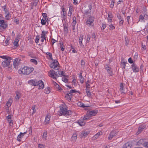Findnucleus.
Wrapping results in <instances>:
<instances>
[{
  "label": "nucleus",
  "mask_w": 148,
  "mask_h": 148,
  "mask_svg": "<svg viewBox=\"0 0 148 148\" xmlns=\"http://www.w3.org/2000/svg\"><path fill=\"white\" fill-rule=\"evenodd\" d=\"M34 70L33 67H29L27 66H24L23 68L21 69L18 71V73L20 74H23L24 75H29Z\"/></svg>",
  "instance_id": "1"
},
{
  "label": "nucleus",
  "mask_w": 148,
  "mask_h": 148,
  "mask_svg": "<svg viewBox=\"0 0 148 148\" xmlns=\"http://www.w3.org/2000/svg\"><path fill=\"white\" fill-rule=\"evenodd\" d=\"M67 107L65 106H63L60 108V113L61 115H69L72 113L71 110H67Z\"/></svg>",
  "instance_id": "2"
},
{
  "label": "nucleus",
  "mask_w": 148,
  "mask_h": 148,
  "mask_svg": "<svg viewBox=\"0 0 148 148\" xmlns=\"http://www.w3.org/2000/svg\"><path fill=\"white\" fill-rule=\"evenodd\" d=\"M12 60V59H8V60H5L3 61L2 63V65L4 68L7 67H8V69L9 71H10L12 68V66L10 64L11 62V60Z\"/></svg>",
  "instance_id": "3"
},
{
  "label": "nucleus",
  "mask_w": 148,
  "mask_h": 148,
  "mask_svg": "<svg viewBox=\"0 0 148 148\" xmlns=\"http://www.w3.org/2000/svg\"><path fill=\"white\" fill-rule=\"evenodd\" d=\"M92 6L91 5L89 4L88 6L85 7L83 9V11L84 12V15L85 16H86L87 17L88 16L90 15L91 10L92 9Z\"/></svg>",
  "instance_id": "4"
},
{
  "label": "nucleus",
  "mask_w": 148,
  "mask_h": 148,
  "mask_svg": "<svg viewBox=\"0 0 148 148\" xmlns=\"http://www.w3.org/2000/svg\"><path fill=\"white\" fill-rule=\"evenodd\" d=\"M48 75L50 77L55 79H56L59 76L57 71L56 72L53 70H50L48 73Z\"/></svg>",
  "instance_id": "5"
},
{
  "label": "nucleus",
  "mask_w": 148,
  "mask_h": 148,
  "mask_svg": "<svg viewBox=\"0 0 148 148\" xmlns=\"http://www.w3.org/2000/svg\"><path fill=\"white\" fill-rule=\"evenodd\" d=\"M59 63L58 61L56 60H54V61L50 65L51 68H53L56 70H58L59 68L58 66Z\"/></svg>",
  "instance_id": "6"
},
{
  "label": "nucleus",
  "mask_w": 148,
  "mask_h": 148,
  "mask_svg": "<svg viewBox=\"0 0 148 148\" xmlns=\"http://www.w3.org/2000/svg\"><path fill=\"white\" fill-rule=\"evenodd\" d=\"M0 28H2L3 29L6 28L8 26V24L6 22H5L3 20L0 18Z\"/></svg>",
  "instance_id": "7"
},
{
  "label": "nucleus",
  "mask_w": 148,
  "mask_h": 148,
  "mask_svg": "<svg viewBox=\"0 0 148 148\" xmlns=\"http://www.w3.org/2000/svg\"><path fill=\"white\" fill-rule=\"evenodd\" d=\"M44 82L42 80H40L38 82V88L39 89L42 90L44 88Z\"/></svg>",
  "instance_id": "8"
},
{
  "label": "nucleus",
  "mask_w": 148,
  "mask_h": 148,
  "mask_svg": "<svg viewBox=\"0 0 148 148\" xmlns=\"http://www.w3.org/2000/svg\"><path fill=\"white\" fill-rule=\"evenodd\" d=\"M97 112L98 111L95 110L92 111H87V114L89 115L90 116H95Z\"/></svg>",
  "instance_id": "9"
},
{
  "label": "nucleus",
  "mask_w": 148,
  "mask_h": 148,
  "mask_svg": "<svg viewBox=\"0 0 148 148\" xmlns=\"http://www.w3.org/2000/svg\"><path fill=\"white\" fill-rule=\"evenodd\" d=\"M106 66H107L105 67L106 70L110 76H112L113 74L112 69L110 67L108 66V65H106Z\"/></svg>",
  "instance_id": "10"
},
{
  "label": "nucleus",
  "mask_w": 148,
  "mask_h": 148,
  "mask_svg": "<svg viewBox=\"0 0 148 148\" xmlns=\"http://www.w3.org/2000/svg\"><path fill=\"white\" fill-rule=\"evenodd\" d=\"M19 60L18 58H16L13 61V65L14 67L16 69L18 68V66L19 64Z\"/></svg>",
  "instance_id": "11"
},
{
  "label": "nucleus",
  "mask_w": 148,
  "mask_h": 148,
  "mask_svg": "<svg viewBox=\"0 0 148 148\" xmlns=\"http://www.w3.org/2000/svg\"><path fill=\"white\" fill-rule=\"evenodd\" d=\"M120 90L121 94H125L127 92V90H125L123 84L121 83L120 85Z\"/></svg>",
  "instance_id": "12"
},
{
  "label": "nucleus",
  "mask_w": 148,
  "mask_h": 148,
  "mask_svg": "<svg viewBox=\"0 0 148 148\" xmlns=\"http://www.w3.org/2000/svg\"><path fill=\"white\" fill-rule=\"evenodd\" d=\"M94 20V18L93 17H90L86 21V23L87 25H92L93 24V21Z\"/></svg>",
  "instance_id": "13"
},
{
  "label": "nucleus",
  "mask_w": 148,
  "mask_h": 148,
  "mask_svg": "<svg viewBox=\"0 0 148 148\" xmlns=\"http://www.w3.org/2000/svg\"><path fill=\"white\" fill-rule=\"evenodd\" d=\"M132 69L134 72H138L139 71V68L134 63L132 65Z\"/></svg>",
  "instance_id": "14"
},
{
  "label": "nucleus",
  "mask_w": 148,
  "mask_h": 148,
  "mask_svg": "<svg viewBox=\"0 0 148 148\" xmlns=\"http://www.w3.org/2000/svg\"><path fill=\"white\" fill-rule=\"evenodd\" d=\"M116 132L114 131H112L110 132L108 137V140H111L116 135Z\"/></svg>",
  "instance_id": "15"
},
{
  "label": "nucleus",
  "mask_w": 148,
  "mask_h": 148,
  "mask_svg": "<svg viewBox=\"0 0 148 148\" xmlns=\"http://www.w3.org/2000/svg\"><path fill=\"white\" fill-rule=\"evenodd\" d=\"M146 127V125L144 124H142L140 125L138 129V131L137 134H138L141 133V131Z\"/></svg>",
  "instance_id": "16"
},
{
  "label": "nucleus",
  "mask_w": 148,
  "mask_h": 148,
  "mask_svg": "<svg viewBox=\"0 0 148 148\" xmlns=\"http://www.w3.org/2000/svg\"><path fill=\"white\" fill-rule=\"evenodd\" d=\"M62 15L63 16V18L64 20H65L66 19L65 17L66 15V9L65 8L63 7H62Z\"/></svg>",
  "instance_id": "17"
},
{
  "label": "nucleus",
  "mask_w": 148,
  "mask_h": 148,
  "mask_svg": "<svg viewBox=\"0 0 148 148\" xmlns=\"http://www.w3.org/2000/svg\"><path fill=\"white\" fill-rule=\"evenodd\" d=\"M89 132L87 131L83 132L81 133V137L85 138L89 134Z\"/></svg>",
  "instance_id": "18"
},
{
  "label": "nucleus",
  "mask_w": 148,
  "mask_h": 148,
  "mask_svg": "<svg viewBox=\"0 0 148 148\" xmlns=\"http://www.w3.org/2000/svg\"><path fill=\"white\" fill-rule=\"evenodd\" d=\"M26 133V132H25L23 133L21 132L20 134L17 136V140L18 141H20L21 140V138H22L24 136V134Z\"/></svg>",
  "instance_id": "19"
},
{
  "label": "nucleus",
  "mask_w": 148,
  "mask_h": 148,
  "mask_svg": "<svg viewBox=\"0 0 148 148\" xmlns=\"http://www.w3.org/2000/svg\"><path fill=\"white\" fill-rule=\"evenodd\" d=\"M50 115L48 114L46 116L45 123V124H47L49 123L50 120Z\"/></svg>",
  "instance_id": "20"
},
{
  "label": "nucleus",
  "mask_w": 148,
  "mask_h": 148,
  "mask_svg": "<svg viewBox=\"0 0 148 148\" xmlns=\"http://www.w3.org/2000/svg\"><path fill=\"white\" fill-rule=\"evenodd\" d=\"M77 123H78L80 126H83L85 125V123L83 120H79L77 121Z\"/></svg>",
  "instance_id": "21"
},
{
  "label": "nucleus",
  "mask_w": 148,
  "mask_h": 148,
  "mask_svg": "<svg viewBox=\"0 0 148 148\" xmlns=\"http://www.w3.org/2000/svg\"><path fill=\"white\" fill-rule=\"evenodd\" d=\"M82 72H80L79 76V78L80 79V82L82 84L84 83V78L82 76Z\"/></svg>",
  "instance_id": "22"
},
{
  "label": "nucleus",
  "mask_w": 148,
  "mask_h": 148,
  "mask_svg": "<svg viewBox=\"0 0 148 148\" xmlns=\"http://www.w3.org/2000/svg\"><path fill=\"white\" fill-rule=\"evenodd\" d=\"M131 146L130 143L127 142L123 145L122 148H131Z\"/></svg>",
  "instance_id": "23"
},
{
  "label": "nucleus",
  "mask_w": 148,
  "mask_h": 148,
  "mask_svg": "<svg viewBox=\"0 0 148 148\" xmlns=\"http://www.w3.org/2000/svg\"><path fill=\"white\" fill-rule=\"evenodd\" d=\"M28 83L31 85L36 86L37 82L33 80H31L28 81Z\"/></svg>",
  "instance_id": "24"
},
{
  "label": "nucleus",
  "mask_w": 148,
  "mask_h": 148,
  "mask_svg": "<svg viewBox=\"0 0 148 148\" xmlns=\"http://www.w3.org/2000/svg\"><path fill=\"white\" fill-rule=\"evenodd\" d=\"M145 142V141L143 139H141L137 142L136 145H140L142 144L143 146V144H144Z\"/></svg>",
  "instance_id": "25"
},
{
  "label": "nucleus",
  "mask_w": 148,
  "mask_h": 148,
  "mask_svg": "<svg viewBox=\"0 0 148 148\" xmlns=\"http://www.w3.org/2000/svg\"><path fill=\"white\" fill-rule=\"evenodd\" d=\"M108 16L107 18V20L108 22H111L112 20V18H113L112 15L111 13H109L108 15Z\"/></svg>",
  "instance_id": "26"
},
{
  "label": "nucleus",
  "mask_w": 148,
  "mask_h": 148,
  "mask_svg": "<svg viewBox=\"0 0 148 148\" xmlns=\"http://www.w3.org/2000/svg\"><path fill=\"white\" fill-rule=\"evenodd\" d=\"M57 71V73L58 74V77H62V76H64L65 77V76L64 75V73L63 71H59L58 70Z\"/></svg>",
  "instance_id": "27"
},
{
  "label": "nucleus",
  "mask_w": 148,
  "mask_h": 148,
  "mask_svg": "<svg viewBox=\"0 0 148 148\" xmlns=\"http://www.w3.org/2000/svg\"><path fill=\"white\" fill-rule=\"evenodd\" d=\"M73 11V8L72 6H70L69 7V10L68 13V16H71Z\"/></svg>",
  "instance_id": "28"
},
{
  "label": "nucleus",
  "mask_w": 148,
  "mask_h": 148,
  "mask_svg": "<svg viewBox=\"0 0 148 148\" xmlns=\"http://www.w3.org/2000/svg\"><path fill=\"white\" fill-rule=\"evenodd\" d=\"M77 134L75 133L73 134L71 137V140L73 142H75L77 138Z\"/></svg>",
  "instance_id": "29"
},
{
  "label": "nucleus",
  "mask_w": 148,
  "mask_h": 148,
  "mask_svg": "<svg viewBox=\"0 0 148 148\" xmlns=\"http://www.w3.org/2000/svg\"><path fill=\"white\" fill-rule=\"evenodd\" d=\"M71 94H70V93H67L65 97L66 99L69 101H71Z\"/></svg>",
  "instance_id": "30"
},
{
  "label": "nucleus",
  "mask_w": 148,
  "mask_h": 148,
  "mask_svg": "<svg viewBox=\"0 0 148 148\" xmlns=\"http://www.w3.org/2000/svg\"><path fill=\"white\" fill-rule=\"evenodd\" d=\"M0 58L7 60L11 59V57L5 56H0Z\"/></svg>",
  "instance_id": "31"
},
{
  "label": "nucleus",
  "mask_w": 148,
  "mask_h": 148,
  "mask_svg": "<svg viewBox=\"0 0 148 148\" xmlns=\"http://www.w3.org/2000/svg\"><path fill=\"white\" fill-rule=\"evenodd\" d=\"M50 88L49 87H46L44 90V92L47 94H49L50 92Z\"/></svg>",
  "instance_id": "32"
},
{
  "label": "nucleus",
  "mask_w": 148,
  "mask_h": 148,
  "mask_svg": "<svg viewBox=\"0 0 148 148\" xmlns=\"http://www.w3.org/2000/svg\"><path fill=\"white\" fill-rule=\"evenodd\" d=\"M126 63L125 62H122V60L121 62V66L123 69H125L126 66Z\"/></svg>",
  "instance_id": "33"
},
{
  "label": "nucleus",
  "mask_w": 148,
  "mask_h": 148,
  "mask_svg": "<svg viewBox=\"0 0 148 148\" xmlns=\"http://www.w3.org/2000/svg\"><path fill=\"white\" fill-rule=\"evenodd\" d=\"M139 21H140L141 22H145L144 15L143 16L142 15H141L140 16L139 18Z\"/></svg>",
  "instance_id": "34"
},
{
  "label": "nucleus",
  "mask_w": 148,
  "mask_h": 148,
  "mask_svg": "<svg viewBox=\"0 0 148 148\" xmlns=\"http://www.w3.org/2000/svg\"><path fill=\"white\" fill-rule=\"evenodd\" d=\"M2 8L5 12V14H6L7 13L9 12L8 10L7 9V7L5 5L2 7Z\"/></svg>",
  "instance_id": "35"
},
{
  "label": "nucleus",
  "mask_w": 148,
  "mask_h": 148,
  "mask_svg": "<svg viewBox=\"0 0 148 148\" xmlns=\"http://www.w3.org/2000/svg\"><path fill=\"white\" fill-rule=\"evenodd\" d=\"M86 93L87 96L88 97H90L91 96V92H90L88 89H86Z\"/></svg>",
  "instance_id": "36"
},
{
  "label": "nucleus",
  "mask_w": 148,
  "mask_h": 148,
  "mask_svg": "<svg viewBox=\"0 0 148 148\" xmlns=\"http://www.w3.org/2000/svg\"><path fill=\"white\" fill-rule=\"evenodd\" d=\"M46 54L49 56L50 59H51V60H53V58H52V54L51 53L48 52L46 53Z\"/></svg>",
  "instance_id": "37"
},
{
  "label": "nucleus",
  "mask_w": 148,
  "mask_h": 148,
  "mask_svg": "<svg viewBox=\"0 0 148 148\" xmlns=\"http://www.w3.org/2000/svg\"><path fill=\"white\" fill-rule=\"evenodd\" d=\"M47 132L46 131H45L43 134L42 138L46 140L47 137Z\"/></svg>",
  "instance_id": "38"
},
{
  "label": "nucleus",
  "mask_w": 148,
  "mask_h": 148,
  "mask_svg": "<svg viewBox=\"0 0 148 148\" xmlns=\"http://www.w3.org/2000/svg\"><path fill=\"white\" fill-rule=\"evenodd\" d=\"M83 36H80L79 37V44L81 45V46H82V41L83 40Z\"/></svg>",
  "instance_id": "39"
},
{
  "label": "nucleus",
  "mask_w": 148,
  "mask_h": 148,
  "mask_svg": "<svg viewBox=\"0 0 148 148\" xmlns=\"http://www.w3.org/2000/svg\"><path fill=\"white\" fill-rule=\"evenodd\" d=\"M125 45L127 46L129 45V41L127 37L125 38Z\"/></svg>",
  "instance_id": "40"
},
{
  "label": "nucleus",
  "mask_w": 148,
  "mask_h": 148,
  "mask_svg": "<svg viewBox=\"0 0 148 148\" xmlns=\"http://www.w3.org/2000/svg\"><path fill=\"white\" fill-rule=\"evenodd\" d=\"M89 116L87 114L86 115L84 116L83 120H86L89 118Z\"/></svg>",
  "instance_id": "41"
},
{
  "label": "nucleus",
  "mask_w": 148,
  "mask_h": 148,
  "mask_svg": "<svg viewBox=\"0 0 148 148\" xmlns=\"http://www.w3.org/2000/svg\"><path fill=\"white\" fill-rule=\"evenodd\" d=\"M30 61L35 64H37V61L35 59H31Z\"/></svg>",
  "instance_id": "42"
},
{
  "label": "nucleus",
  "mask_w": 148,
  "mask_h": 148,
  "mask_svg": "<svg viewBox=\"0 0 148 148\" xmlns=\"http://www.w3.org/2000/svg\"><path fill=\"white\" fill-rule=\"evenodd\" d=\"M63 26L64 27V30L65 31H67L68 30V26H67V24L65 23H64L63 24Z\"/></svg>",
  "instance_id": "43"
},
{
  "label": "nucleus",
  "mask_w": 148,
  "mask_h": 148,
  "mask_svg": "<svg viewBox=\"0 0 148 148\" xmlns=\"http://www.w3.org/2000/svg\"><path fill=\"white\" fill-rule=\"evenodd\" d=\"M20 35H17L16 37V38L14 40V41L18 42L19 41V39L20 38Z\"/></svg>",
  "instance_id": "44"
},
{
  "label": "nucleus",
  "mask_w": 148,
  "mask_h": 148,
  "mask_svg": "<svg viewBox=\"0 0 148 148\" xmlns=\"http://www.w3.org/2000/svg\"><path fill=\"white\" fill-rule=\"evenodd\" d=\"M62 80L66 83L68 82V79L66 77H63L62 78Z\"/></svg>",
  "instance_id": "45"
},
{
  "label": "nucleus",
  "mask_w": 148,
  "mask_h": 148,
  "mask_svg": "<svg viewBox=\"0 0 148 148\" xmlns=\"http://www.w3.org/2000/svg\"><path fill=\"white\" fill-rule=\"evenodd\" d=\"M5 17L7 20H9L10 18V13L8 12L6 14Z\"/></svg>",
  "instance_id": "46"
},
{
  "label": "nucleus",
  "mask_w": 148,
  "mask_h": 148,
  "mask_svg": "<svg viewBox=\"0 0 148 148\" xmlns=\"http://www.w3.org/2000/svg\"><path fill=\"white\" fill-rule=\"evenodd\" d=\"M141 46H142V48L141 49L142 50H145L146 49V47L145 45H143V43H142L141 44Z\"/></svg>",
  "instance_id": "47"
},
{
  "label": "nucleus",
  "mask_w": 148,
  "mask_h": 148,
  "mask_svg": "<svg viewBox=\"0 0 148 148\" xmlns=\"http://www.w3.org/2000/svg\"><path fill=\"white\" fill-rule=\"evenodd\" d=\"M145 22L146 21H148V15L146 14L144 15Z\"/></svg>",
  "instance_id": "48"
},
{
  "label": "nucleus",
  "mask_w": 148,
  "mask_h": 148,
  "mask_svg": "<svg viewBox=\"0 0 148 148\" xmlns=\"http://www.w3.org/2000/svg\"><path fill=\"white\" fill-rule=\"evenodd\" d=\"M78 91L76 90H70V92H69L70 93V94H71L72 93H75L76 92H77Z\"/></svg>",
  "instance_id": "49"
},
{
  "label": "nucleus",
  "mask_w": 148,
  "mask_h": 148,
  "mask_svg": "<svg viewBox=\"0 0 148 148\" xmlns=\"http://www.w3.org/2000/svg\"><path fill=\"white\" fill-rule=\"evenodd\" d=\"M45 34L44 31H42V33L41 34V38H45Z\"/></svg>",
  "instance_id": "50"
},
{
  "label": "nucleus",
  "mask_w": 148,
  "mask_h": 148,
  "mask_svg": "<svg viewBox=\"0 0 148 148\" xmlns=\"http://www.w3.org/2000/svg\"><path fill=\"white\" fill-rule=\"evenodd\" d=\"M110 27V30H113L115 28L114 26L113 25L111 24L109 25Z\"/></svg>",
  "instance_id": "51"
},
{
  "label": "nucleus",
  "mask_w": 148,
  "mask_h": 148,
  "mask_svg": "<svg viewBox=\"0 0 148 148\" xmlns=\"http://www.w3.org/2000/svg\"><path fill=\"white\" fill-rule=\"evenodd\" d=\"M11 105V103L9 101H8L7 103H6V106L8 107V108H9L10 106Z\"/></svg>",
  "instance_id": "52"
},
{
  "label": "nucleus",
  "mask_w": 148,
  "mask_h": 148,
  "mask_svg": "<svg viewBox=\"0 0 148 148\" xmlns=\"http://www.w3.org/2000/svg\"><path fill=\"white\" fill-rule=\"evenodd\" d=\"M8 122L9 123L10 125V126H12L13 125V121L12 120H11V119L9 120L8 119Z\"/></svg>",
  "instance_id": "53"
},
{
  "label": "nucleus",
  "mask_w": 148,
  "mask_h": 148,
  "mask_svg": "<svg viewBox=\"0 0 148 148\" xmlns=\"http://www.w3.org/2000/svg\"><path fill=\"white\" fill-rule=\"evenodd\" d=\"M143 146L146 147H148V142L145 141L144 144H143Z\"/></svg>",
  "instance_id": "54"
},
{
  "label": "nucleus",
  "mask_w": 148,
  "mask_h": 148,
  "mask_svg": "<svg viewBox=\"0 0 148 148\" xmlns=\"http://www.w3.org/2000/svg\"><path fill=\"white\" fill-rule=\"evenodd\" d=\"M114 1H112L111 2L110 5V7L111 8H112L114 6Z\"/></svg>",
  "instance_id": "55"
},
{
  "label": "nucleus",
  "mask_w": 148,
  "mask_h": 148,
  "mask_svg": "<svg viewBox=\"0 0 148 148\" xmlns=\"http://www.w3.org/2000/svg\"><path fill=\"white\" fill-rule=\"evenodd\" d=\"M53 85L54 86H55L56 88L57 89L58 88H59V85L56 82H54L53 83Z\"/></svg>",
  "instance_id": "56"
},
{
  "label": "nucleus",
  "mask_w": 148,
  "mask_h": 148,
  "mask_svg": "<svg viewBox=\"0 0 148 148\" xmlns=\"http://www.w3.org/2000/svg\"><path fill=\"white\" fill-rule=\"evenodd\" d=\"M16 96L15 97V99L17 101L20 98V96H19L17 92L16 93Z\"/></svg>",
  "instance_id": "57"
},
{
  "label": "nucleus",
  "mask_w": 148,
  "mask_h": 148,
  "mask_svg": "<svg viewBox=\"0 0 148 148\" xmlns=\"http://www.w3.org/2000/svg\"><path fill=\"white\" fill-rule=\"evenodd\" d=\"M41 23L42 25H45L46 24V22L45 19H42L41 22Z\"/></svg>",
  "instance_id": "58"
},
{
  "label": "nucleus",
  "mask_w": 148,
  "mask_h": 148,
  "mask_svg": "<svg viewBox=\"0 0 148 148\" xmlns=\"http://www.w3.org/2000/svg\"><path fill=\"white\" fill-rule=\"evenodd\" d=\"M39 148H44L45 146L43 144H39L38 145Z\"/></svg>",
  "instance_id": "59"
},
{
  "label": "nucleus",
  "mask_w": 148,
  "mask_h": 148,
  "mask_svg": "<svg viewBox=\"0 0 148 148\" xmlns=\"http://www.w3.org/2000/svg\"><path fill=\"white\" fill-rule=\"evenodd\" d=\"M60 48H61V50L63 51L64 50V48H63V44H62L61 43H60Z\"/></svg>",
  "instance_id": "60"
},
{
  "label": "nucleus",
  "mask_w": 148,
  "mask_h": 148,
  "mask_svg": "<svg viewBox=\"0 0 148 148\" xmlns=\"http://www.w3.org/2000/svg\"><path fill=\"white\" fill-rule=\"evenodd\" d=\"M128 61L129 62L130 64H132L133 62L132 59L131 58H130L128 59Z\"/></svg>",
  "instance_id": "61"
},
{
  "label": "nucleus",
  "mask_w": 148,
  "mask_h": 148,
  "mask_svg": "<svg viewBox=\"0 0 148 148\" xmlns=\"http://www.w3.org/2000/svg\"><path fill=\"white\" fill-rule=\"evenodd\" d=\"M86 89H88L90 87V84L88 83H86Z\"/></svg>",
  "instance_id": "62"
},
{
  "label": "nucleus",
  "mask_w": 148,
  "mask_h": 148,
  "mask_svg": "<svg viewBox=\"0 0 148 148\" xmlns=\"http://www.w3.org/2000/svg\"><path fill=\"white\" fill-rule=\"evenodd\" d=\"M13 44L14 46H16V47L18 46V43L17 42L14 41L13 42Z\"/></svg>",
  "instance_id": "63"
},
{
  "label": "nucleus",
  "mask_w": 148,
  "mask_h": 148,
  "mask_svg": "<svg viewBox=\"0 0 148 148\" xmlns=\"http://www.w3.org/2000/svg\"><path fill=\"white\" fill-rule=\"evenodd\" d=\"M80 103V105H79V106H80L81 107H83V108H84L85 107H87L86 106H85L82 103Z\"/></svg>",
  "instance_id": "64"
}]
</instances>
